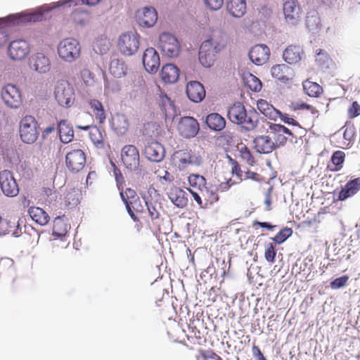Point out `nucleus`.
I'll use <instances>...</instances> for the list:
<instances>
[{
	"label": "nucleus",
	"mask_w": 360,
	"mask_h": 360,
	"mask_svg": "<svg viewBox=\"0 0 360 360\" xmlns=\"http://www.w3.org/2000/svg\"><path fill=\"white\" fill-rule=\"evenodd\" d=\"M51 8L46 5H43L32 12L23 11L0 18V46L4 44L7 40V34L3 30L4 27L40 21L42 19L43 14L50 11Z\"/></svg>",
	"instance_id": "1"
},
{
	"label": "nucleus",
	"mask_w": 360,
	"mask_h": 360,
	"mask_svg": "<svg viewBox=\"0 0 360 360\" xmlns=\"http://www.w3.org/2000/svg\"><path fill=\"white\" fill-rule=\"evenodd\" d=\"M227 115L231 122L240 125L246 131H252L256 128L259 117L255 109L247 111L240 102L229 107Z\"/></svg>",
	"instance_id": "2"
},
{
	"label": "nucleus",
	"mask_w": 360,
	"mask_h": 360,
	"mask_svg": "<svg viewBox=\"0 0 360 360\" xmlns=\"http://www.w3.org/2000/svg\"><path fill=\"white\" fill-rule=\"evenodd\" d=\"M224 44L214 38L204 41L199 50L198 59L200 63L205 68H210L215 61V55L221 51Z\"/></svg>",
	"instance_id": "3"
},
{
	"label": "nucleus",
	"mask_w": 360,
	"mask_h": 360,
	"mask_svg": "<svg viewBox=\"0 0 360 360\" xmlns=\"http://www.w3.org/2000/svg\"><path fill=\"white\" fill-rule=\"evenodd\" d=\"M38 127V123L33 116L26 115L22 117L19 126L21 141L27 144L34 143L39 136Z\"/></svg>",
	"instance_id": "4"
},
{
	"label": "nucleus",
	"mask_w": 360,
	"mask_h": 360,
	"mask_svg": "<svg viewBox=\"0 0 360 360\" xmlns=\"http://www.w3.org/2000/svg\"><path fill=\"white\" fill-rule=\"evenodd\" d=\"M59 57L65 62L72 63L80 56L81 46L74 38H66L60 41L57 48Z\"/></svg>",
	"instance_id": "5"
},
{
	"label": "nucleus",
	"mask_w": 360,
	"mask_h": 360,
	"mask_svg": "<svg viewBox=\"0 0 360 360\" xmlns=\"http://www.w3.org/2000/svg\"><path fill=\"white\" fill-rule=\"evenodd\" d=\"M54 97L58 103L63 107H70L75 101V92L72 86L67 80L56 82L54 87Z\"/></svg>",
	"instance_id": "6"
},
{
	"label": "nucleus",
	"mask_w": 360,
	"mask_h": 360,
	"mask_svg": "<svg viewBox=\"0 0 360 360\" xmlns=\"http://www.w3.org/2000/svg\"><path fill=\"white\" fill-rule=\"evenodd\" d=\"M117 45L122 55L126 56H133L139 48V35L134 32L123 33L118 39Z\"/></svg>",
	"instance_id": "7"
},
{
	"label": "nucleus",
	"mask_w": 360,
	"mask_h": 360,
	"mask_svg": "<svg viewBox=\"0 0 360 360\" xmlns=\"http://www.w3.org/2000/svg\"><path fill=\"white\" fill-rule=\"evenodd\" d=\"M1 97L4 105L11 109L19 108L22 103L20 89L13 84H7L2 87Z\"/></svg>",
	"instance_id": "8"
},
{
	"label": "nucleus",
	"mask_w": 360,
	"mask_h": 360,
	"mask_svg": "<svg viewBox=\"0 0 360 360\" xmlns=\"http://www.w3.org/2000/svg\"><path fill=\"white\" fill-rule=\"evenodd\" d=\"M159 46L162 52L169 58L176 57L180 52L177 38L169 32H162L159 37Z\"/></svg>",
	"instance_id": "9"
},
{
	"label": "nucleus",
	"mask_w": 360,
	"mask_h": 360,
	"mask_svg": "<svg viewBox=\"0 0 360 360\" xmlns=\"http://www.w3.org/2000/svg\"><path fill=\"white\" fill-rule=\"evenodd\" d=\"M285 22L289 26H296L300 21L302 10L297 1L287 0L283 6Z\"/></svg>",
	"instance_id": "10"
},
{
	"label": "nucleus",
	"mask_w": 360,
	"mask_h": 360,
	"mask_svg": "<svg viewBox=\"0 0 360 360\" xmlns=\"http://www.w3.org/2000/svg\"><path fill=\"white\" fill-rule=\"evenodd\" d=\"M122 161L126 168L130 171H138L140 157L138 149L133 145H126L122 149Z\"/></svg>",
	"instance_id": "11"
},
{
	"label": "nucleus",
	"mask_w": 360,
	"mask_h": 360,
	"mask_svg": "<svg viewBox=\"0 0 360 360\" xmlns=\"http://www.w3.org/2000/svg\"><path fill=\"white\" fill-rule=\"evenodd\" d=\"M0 186L3 193L8 197H15L19 193L18 185L10 170L0 172Z\"/></svg>",
	"instance_id": "12"
},
{
	"label": "nucleus",
	"mask_w": 360,
	"mask_h": 360,
	"mask_svg": "<svg viewBox=\"0 0 360 360\" xmlns=\"http://www.w3.org/2000/svg\"><path fill=\"white\" fill-rule=\"evenodd\" d=\"M30 51V46L27 41L17 39L10 42L8 47V54L13 60L24 59Z\"/></svg>",
	"instance_id": "13"
},
{
	"label": "nucleus",
	"mask_w": 360,
	"mask_h": 360,
	"mask_svg": "<svg viewBox=\"0 0 360 360\" xmlns=\"http://www.w3.org/2000/svg\"><path fill=\"white\" fill-rule=\"evenodd\" d=\"M86 162L85 153L80 149H74L65 155L68 169L72 173H77L83 169Z\"/></svg>",
	"instance_id": "14"
},
{
	"label": "nucleus",
	"mask_w": 360,
	"mask_h": 360,
	"mask_svg": "<svg viewBox=\"0 0 360 360\" xmlns=\"http://www.w3.org/2000/svg\"><path fill=\"white\" fill-rule=\"evenodd\" d=\"M180 135L184 138L195 137L200 130L198 121L192 117L186 116L181 117L177 126Z\"/></svg>",
	"instance_id": "15"
},
{
	"label": "nucleus",
	"mask_w": 360,
	"mask_h": 360,
	"mask_svg": "<svg viewBox=\"0 0 360 360\" xmlns=\"http://www.w3.org/2000/svg\"><path fill=\"white\" fill-rule=\"evenodd\" d=\"M158 20V13L152 6H146L136 13V20L139 26L150 28L155 25Z\"/></svg>",
	"instance_id": "16"
},
{
	"label": "nucleus",
	"mask_w": 360,
	"mask_h": 360,
	"mask_svg": "<svg viewBox=\"0 0 360 360\" xmlns=\"http://www.w3.org/2000/svg\"><path fill=\"white\" fill-rule=\"evenodd\" d=\"M146 158L150 162H160L165 154V148L158 141H148L144 148Z\"/></svg>",
	"instance_id": "17"
},
{
	"label": "nucleus",
	"mask_w": 360,
	"mask_h": 360,
	"mask_svg": "<svg viewBox=\"0 0 360 360\" xmlns=\"http://www.w3.org/2000/svg\"><path fill=\"white\" fill-rule=\"evenodd\" d=\"M143 64L145 70L150 73H156L160 65V56L154 48H148L145 50L143 58Z\"/></svg>",
	"instance_id": "18"
},
{
	"label": "nucleus",
	"mask_w": 360,
	"mask_h": 360,
	"mask_svg": "<svg viewBox=\"0 0 360 360\" xmlns=\"http://www.w3.org/2000/svg\"><path fill=\"white\" fill-rule=\"evenodd\" d=\"M179 159V168L180 170L185 169L188 165L200 166L202 160L200 155L193 153L191 150H181L176 153Z\"/></svg>",
	"instance_id": "19"
},
{
	"label": "nucleus",
	"mask_w": 360,
	"mask_h": 360,
	"mask_svg": "<svg viewBox=\"0 0 360 360\" xmlns=\"http://www.w3.org/2000/svg\"><path fill=\"white\" fill-rule=\"evenodd\" d=\"M248 56L254 64L262 65L269 60L270 49L265 44H257L250 49Z\"/></svg>",
	"instance_id": "20"
},
{
	"label": "nucleus",
	"mask_w": 360,
	"mask_h": 360,
	"mask_svg": "<svg viewBox=\"0 0 360 360\" xmlns=\"http://www.w3.org/2000/svg\"><path fill=\"white\" fill-rule=\"evenodd\" d=\"M29 65L32 70L40 74L48 72L51 68L49 58L42 53L32 55L29 59Z\"/></svg>",
	"instance_id": "21"
},
{
	"label": "nucleus",
	"mask_w": 360,
	"mask_h": 360,
	"mask_svg": "<svg viewBox=\"0 0 360 360\" xmlns=\"http://www.w3.org/2000/svg\"><path fill=\"white\" fill-rule=\"evenodd\" d=\"M186 93L193 103H200L205 97V90L203 85L198 81H191L186 85Z\"/></svg>",
	"instance_id": "22"
},
{
	"label": "nucleus",
	"mask_w": 360,
	"mask_h": 360,
	"mask_svg": "<svg viewBox=\"0 0 360 360\" xmlns=\"http://www.w3.org/2000/svg\"><path fill=\"white\" fill-rule=\"evenodd\" d=\"M253 143L256 151L261 154H269L275 150L274 141L269 136H257L254 139Z\"/></svg>",
	"instance_id": "23"
},
{
	"label": "nucleus",
	"mask_w": 360,
	"mask_h": 360,
	"mask_svg": "<svg viewBox=\"0 0 360 360\" xmlns=\"http://www.w3.org/2000/svg\"><path fill=\"white\" fill-rule=\"evenodd\" d=\"M360 191V176L348 181L338 193V199L343 201L353 197Z\"/></svg>",
	"instance_id": "24"
},
{
	"label": "nucleus",
	"mask_w": 360,
	"mask_h": 360,
	"mask_svg": "<svg viewBox=\"0 0 360 360\" xmlns=\"http://www.w3.org/2000/svg\"><path fill=\"white\" fill-rule=\"evenodd\" d=\"M304 56V51L301 46L290 45L283 53L284 60L290 65H295L300 62Z\"/></svg>",
	"instance_id": "25"
},
{
	"label": "nucleus",
	"mask_w": 360,
	"mask_h": 360,
	"mask_svg": "<svg viewBox=\"0 0 360 360\" xmlns=\"http://www.w3.org/2000/svg\"><path fill=\"white\" fill-rule=\"evenodd\" d=\"M167 195L171 202L179 208H184L188 204V193L180 188H170Z\"/></svg>",
	"instance_id": "26"
},
{
	"label": "nucleus",
	"mask_w": 360,
	"mask_h": 360,
	"mask_svg": "<svg viewBox=\"0 0 360 360\" xmlns=\"http://www.w3.org/2000/svg\"><path fill=\"white\" fill-rule=\"evenodd\" d=\"M292 72V69L285 64L276 65L271 69L272 77L283 83H286L290 79Z\"/></svg>",
	"instance_id": "27"
},
{
	"label": "nucleus",
	"mask_w": 360,
	"mask_h": 360,
	"mask_svg": "<svg viewBox=\"0 0 360 360\" xmlns=\"http://www.w3.org/2000/svg\"><path fill=\"white\" fill-rule=\"evenodd\" d=\"M226 8L233 17L240 18L246 12L245 0H227Z\"/></svg>",
	"instance_id": "28"
},
{
	"label": "nucleus",
	"mask_w": 360,
	"mask_h": 360,
	"mask_svg": "<svg viewBox=\"0 0 360 360\" xmlns=\"http://www.w3.org/2000/svg\"><path fill=\"white\" fill-rule=\"evenodd\" d=\"M160 76L165 83H174L179 77V69L172 64H166L162 68Z\"/></svg>",
	"instance_id": "29"
},
{
	"label": "nucleus",
	"mask_w": 360,
	"mask_h": 360,
	"mask_svg": "<svg viewBox=\"0 0 360 360\" xmlns=\"http://www.w3.org/2000/svg\"><path fill=\"white\" fill-rule=\"evenodd\" d=\"M111 126L118 135H124L128 130L129 122L125 115L116 114L112 117Z\"/></svg>",
	"instance_id": "30"
},
{
	"label": "nucleus",
	"mask_w": 360,
	"mask_h": 360,
	"mask_svg": "<svg viewBox=\"0 0 360 360\" xmlns=\"http://www.w3.org/2000/svg\"><path fill=\"white\" fill-rule=\"evenodd\" d=\"M205 123L212 131H220L226 127L225 119L219 113L213 112L206 117Z\"/></svg>",
	"instance_id": "31"
},
{
	"label": "nucleus",
	"mask_w": 360,
	"mask_h": 360,
	"mask_svg": "<svg viewBox=\"0 0 360 360\" xmlns=\"http://www.w3.org/2000/svg\"><path fill=\"white\" fill-rule=\"evenodd\" d=\"M58 131L62 143H68L74 138L73 129L65 120H61L58 123Z\"/></svg>",
	"instance_id": "32"
},
{
	"label": "nucleus",
	"mask_w": 360,
	"mask_h": 360,
	"mask_svg": "<svg viewBox=\"0 0 360 360\" xmlns=\"http://www.w3.org/2000/svg\"><path fill=\"white\" fill-rule=\"evenodd\" d=\"M30 217L39 225H46L49 221V214L41 208L31 207L28 210Z\"/></svg>",
	"instance_id": "33"
},
{
	"label": "nucleus",
	"mask_w": 360,
	"mask_h": 360,
	"mask_svg": "<svg viewBox=\"0 0 360 360\" xmlns=\"http://www.w3.org/2000/svg\"><path fill=\"white\" fill-rule=\"evenodd\" d=\"M127 67L122 59L114 58L110 63V72L115 77L120 78L127 73Z\"/></svg>",
	"instance_id": "34"
},
{
	"label": "nucleus",
	"mask_w": 360,
	"mask_h": 360,
	"mask_svg": "<svg viewBox=\"0 0 360 360\" xmlns=\"http://www.w3.org/2000/svg\"><path fill=\"white\" fill-rule=\"evenodd\" d=\"M306 26L312 33H316L321 30V19L316 12L312 11L307 13Z\"/></svg>",
	"instance_id": "35"
},
{
	"label": "nucleus",
	"mask_w": 360,
	"mask_h": 360,
	"mask_svg": "<svg viewBox=\"0 0 360 360\" xmlns=\"http://www.w3.org/2000/svg\"><path fill=\"white\" fill-rule=\"evenodd\" d=\"M101 0H60L56 3H53L51 4H46L51 8V11L56 7L63 6L65 5H68V6H71L72 5L75 6L78 4L80 1L82 3L86 2L87 5L94 6L100 2Z\"/></svg>",
	"instance_id": "36"
},
{
	"label": "nucleus",
	"mask_w": 360,
	"mask_h": 360,
	"mask_svg": "<svg viewBox=\"0 0 360 360\" xmlns=\"http://www.w3.org/2000/svg\"><path fill=\"white\" fill-rule=\"evenodd\" d=\"M89 105L93 110L96 119L100 123L104 122L105 114L102 103L96 99H92L89 101Z\"/></svg>",
	"instance_id": "37"
},
{
	"label": "nucleus",
	"mask_w": 360,
	"mask_h": 360,
	"mask_svg": "<svg viewBox=\"0 0 360 360\" xmlns=\"http://www.w3.org/2000/svg\"><path fill=\"white\" fill-rule=\"evenodd\" d=\"M303 89L306 94L311 97L318 96L321 91L320 85L309 80L303 82Z\"/></svg>",
	"instance_id": "38"
},
{
	"label": "nucleus",
	"mask_w": 360,
	"mask_h": 360,
	"mask_svg": "<svg viewBox=\"0 0 360 360\" xmlns=\"http://www.w3.org/2000/svg\"><path fill=\"white\" fill-rule=\"evenodd\" d=\"M89 138L97 147H102L103 144V135L101 129L96 126H91L89 132Z\"/></svg>",
	"instance_id": "39"
},
{
	"label": "nucleus",
	"mask_w": 360,
	"mask_h": 360,
	"mask_svg": "<svg viewBox=\"0 0 360 360\" xmlns=\"http://www.w3.org/2000/svg\"><path fill=\"white\" fill-rule=\"evenodd\" d=\"M345 153L342 150H336L335 151L330 158V161L333 165L335 166V168L333 169V171H340L342 168V165L345 161Z\"/></svg>",
	"instance_id": "40"
},
{
	"label": "nucleus",
	"mask_w": 360,
	"mask_h": 360,
	"mask_svg": "<svg viewBox=\"0 0 360 360\" xmlns=\"http://www.w3.org/2000/svg\"><path fill=\"white\" fill-rule=\"evenodd\" d=\"M110 46V43L106 38L98 39L94 44V51L98 54L103 55L107 53Z\"/></svg>",
	"instance_id": "41"
},
{
	"label": "nucleus",
	"mask_w": 360,
	"mask_h": 360,
	"mask_svg": "<svg viewBox=\"0 0 360 360\" xmlns=\"http://www.w3.org/2000/svg\"><path fill=\"white\" fill-rule=\"evenodd\" d=\"M293 231L291 228H283L282 229L274 238H272V240L276 244H282L289 237H290L292 234Z\"/></svg>",
	"instance_id": "42"
},
{
	"label": "nucleus",
	"mask_w": 360,
	"mask_h": 360,
	"mask_svg": "<svg viewBox=\"0 0 360 360\" xmlns=\"http://www.w3.org/2000/svg\"><path fill=\"white\" fill-rule=\"evenodd\" d=\"M188 182L191 186L197 187L202 191L205 186L206 179L200 174H191L188 176Z\"/></svg>",
	"instance_id": "43"
},
{
	"label": "nucleus",
	"mask_w": 360,
	"mask_h": 360,
	"mask_svg": "<svg viewBox=\"0 0 360 360\" xmlns=\"http://www.w3.org/2000/svg\"><path fill=\"white\" fill-rule=\"evenodd\" d=\"M146 205L148 210L149 215L153 219H157L160 217L159 208L160 206L158 205L156 202H152L149 201L148 198L146 197H143Z\"/></svg>",
	"instance_id": "44"
},
{
	"label": "nucleus",
	"mask_w": 360,
	"mask_h": 360,
	"mask_svg": "<svg viewBox=\"0 0 360 360\" xmlns=\"http://www.w3.org/2000/svg\"><path fill=\"white\" fill-rule=\"evenodd\" d=\"M217 189L215 187L205 186L204 188L201 191V192L203 193L205 196L207 198V201L210 204H213L219 200V195L217 193Z\"/></svg>",
	"instance_id": "45"
},
{
	"label": "nucleus",
	"mask_w": 360,
	"mask_h": 360,
	"mask_svg": "<svg viewBox=\"0 0 360 360\" xmlns=\"http://www.w3.org/2000/svg\"><path fill=\"white\" fill-rule=\"evenodd\" d=\"M162 110L165 113L167 117L173 115L174 112V105L171 99L167 96H164L162 98Z\"/></svg>",
	"instance_id": "46"
},
{
	"label": "nucleus",
	"mask_w": 360,
	"mask_h": 360,
	"mask_svg": "<svg viewBox=\"0 0 360 360\" xmlns=\"http://www.w3.org/2000/svg\"><path fill=\"white\" fill-rule=\"evenodd\" d=\"M269 130L273 134H277L280 133L283 135V134H285L289 136H292V133L289 129L280 124L271 123L269 126Z\"/></svg>",
	"instance_id": "47"
},
{
	"label": "nucleus",
	"mask_w": 360,
	"mask_h": 360,
	"mask_svg": "<svg viewBox=\"0 0 360 360\" xmlns=\"http://www.w3.org/2000/svg\"><path fill=\"white\" fill-rule=\"evenodd\" d=\"M120 197L125 205L127 211L134 221H138L137 217L135 215L134 210L139 211L138 208L135 207V203H132L131 201H127L126 198L123 195V192H120Z\"/></svg>",
	"instance_id": "48"
},
{
	"label": "nucleus",
	"mask_w": 360,
	"mask_h": 360,
	"mask_svg": "<svg viewBox=\"0 0 360 360\" xmlns=\"http://www.w3.org/2000/svg\"><path fill=\"white\" fill-rule=\"evenodd\" d=\"M16 221H7L6 219H2L1 218L0 221V236L5 235L14 229Z\"/></svg>",
	"instance_id": "49"
},
{
	"label": "nucleus",
	"mask_w": 360,
	"mask_h": 360,
	"mask_svg": "<svg viewBox=\"0 0 360 360\" xmlns=\"http://www.w3.org/2000/svg\"><path fill=\"white\" fill-rule=\"evenodd\" d=\"M276 255V251L275 246L273 243H268L266 245L264 257L268 262L274 263L275 262V257Z\"/></svg>",
	"instance_id": "50"
},
{
	"label": "nucleus",
	"mask_w": 360,
	"mask_h": 360,
	"mask_svg": "<svg viewBox=\"0 0 360 360\" xmlns=\"http://www.w3.org/2000/svg\"><path fill=\"white\" fill-rule=\"evenodd\" d=\"M248 85L249 88L255 92H259L262 87L261 81L252 74L250 75L249 79H248Z\"/></svg>",
	"instance_id": "51"
},
{
	"label": "nucleus",
	"mask_w": 360,
	"mask_h": 360,
	"mask_svg": "<svg viewBox=\"0 0 360 360\" xmlns=\"http://www.w3.org/2000/svg\"><path fill=\"white\" fill-rule=\"evenodd\" d=\"M120 89V85L116 80L106 81L105 82L104 91L106 94L117 93Z\"/></svg>",
	"instance_id": "52"
},
{
	"label": "nucleus",
	"mask_w": 360,
	"mask_h": 360,
	"mask_svg": "<svg viewBox=\"0 0 360 360\" xmlns=\"http://www.w3.org/2000/svg\"><path fill=\"white\" fill-rule=\"evenodd\" d=\"M348 279L349 277L347 276H342L340 277H338L330 282V288L332 289L341 288L346 285Z\"/></svg>",
	"instance_id": "53"
},
{
	"label": "nucleus",
	"mask_w": 360,
	"mask_h": 360,
	"mask_svg": "<svg viewBox=\"0 0 360 360\" xmlns=\"http://www.w3.org/2000/svg\"><path fill=\"white\" fill-rule=\"evenodd\" d=\"M204 3L210 11H217L221 8L224 0H204Z\"/></svg>",
	"instance_id": "54"
},
{
	"label": "nucleus",
	"mask_w": 360,
	"mask_h": 360,
	"mask_svg": "<svg viewBox=\"0 0 360 360\" xmlns=\"http://www.w3.org/2000/svg\"><path fill=\"white\" fill-rule=\"evenodd\" d=\"M66 202L70 206L74 207L79 203V193L74 191L69 192L66 196Z\"/></svg>",
	"instance_id": "55"
},
{
	"label": "nucleus",
	"mask_w": 360,
	"mask_h": 360,
	"mask_svg": "<svg viewBox=\"0 0 360 360\" xmlns=\"http://www.w3.org/2000/svg\"><path fill=\"white\" fill-rule=\"evenodd\" d=\"M123 195L124 198H126L127 201H131L132 203L137 204L139 197L134 189L130 188H127L125 192H123Z\"/></svg>",
	"instance_id": "56"
},
{
	"label": "nucleus",
	"mask_w": 360,
	"mask_h": 360,
	"mask_svg": "<svg viewBox=\"0 0 360 360\" xmlns=\"http://www.w3.org/2000/svg\"><path fill=\"white\" fill-rule=\"evenodd\" d=\"M278 117L281 118V121H283L285 124H288L289 125L297 126L300 127V124L286 113H283L280 111V113H278Z\"/></svg>",
	"instance_id": "57"
},
{
	"label": "nucleus",
	"mask_w": 360,
	"mask_h": 360,
	"mask_svg": "<svg viewBox=\"0 0 360 360\" xmlns=\"http://www.w3.org/2000/svg\"><path fill=\"white\" fill-rule=\"evenodd\" d=\"M278 113H280V110H276L273 105H271L269 109L265 110L262 114L273 120H276L277 117L278 116Z\"/></svg>",
	"instance_id": "58"
},
{
	"label": "nucleus",
	"mask_w": 360,
	"mask_h": 360,
	"mask_svg": "<svg viewBox=\"0 0 360 360\" xmlns=\"http://www.w3.org/2000/svg\"><path fill=\"white\" fill-rule=\"evenodd\" d=\"M274 135L275 149L281 146H284L286 143L287 138L284 135L280 133Z\"/></svg>",
	"instance_id": "59"
},
{
	"label": "nucleus",
	"mask_w": 360,
	"mask_h": 360,
	"mask_svg": "<svg viewBox=\"0 0 360 360\" xmlns=\"http://www.w3.org/2000/svg\"><path fill=\"white\" fill-rule=\"evenodd\" d=\"M350 117H356L360 115V105L356 101H354L348 110Z\"/></svg>",
	"instance_id": "60"
},
{
	"label": "nucleus",
	"mask_w": 360,
	"mask_h": 360,
	"mask_svg": "<svg viewBox=\"0 0 360 360\" xmlns=\"http://www.w3.org/2000/svg\"><path fill=\"white\" fill-rule=\"evenodd\" d=\"M8 266L10 271H14L13 260L10 258H2L0 261V268L4 269Z\"/></svg>",
	"instance_id": "61"
},
{
	"label": "nucleus",
	"mask_w": 360,
	"mask_h": 360,
	"mask_svg": "<svg viewBox=\"0 0 360 360\" xmlns=\"http://www.w3.org/2000/svg\"><path fill=\"white\" fill-rule=\"evenodd\" d=\"M354 134V129L353 127H347L344 131L343 138L350 143L353 141Z\"/></svg>",
	"instance_id": "62"
},
{
	"label": "nucleus",
	"mask_w": 360,
	"mask_h": 360,
	"mask_svg": "<svg viewBox=\"0 0 360 360\" xmlns=\"http://www.w3.org/2000/svg\"><path fill=\"white\" fill-rule=\"evenodd\" d=\"M272 105L269 104L266 101L260 99L257 101V106L258 110L261 112V113H263L269 109Z\"/></svg>",
	"instance_id": "63"
},
{
	"label": "nucleus",
	"mask_w": 360,
	"mask_h": 360,
	"mask_svg": "<svg viewBox=\"0 0 360 360\" xmlns=\"http://www.w3.org/2000/svg\"><path fill=\"white\" fill-rule=\"evenodd\" d=\"M316 53L317 58H316V61H319L321 64H325L327 60V56L324 51L321 49H319Z\"/></svg>",
	"instance_id": "64"
}]
</instances>
